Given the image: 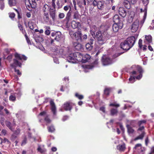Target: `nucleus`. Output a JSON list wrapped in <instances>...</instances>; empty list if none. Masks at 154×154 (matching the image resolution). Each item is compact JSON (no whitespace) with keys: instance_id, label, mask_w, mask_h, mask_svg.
<instances>
[{"instance_id":"54","label":"nucleus","mask_w":154,"mask_h":154,"mask_svg":"<svg viewBox=\"0 0 154 154\" xmlns=\"http://www.w3.org/2000/svg\"><path fill=\"white\" fill-rule=\"evenodd\" d=\"M9 17L12 19L14 18L15 16V14L14 13H9Z\"/></svg>"},{"instance_id":"23","label":"nucleus","mask_w":154,"mask_h":154,"mask_svg":"<svg viewBox=\"0 0 154 154\" xmlns=\"http://www.w3.org/2000/svg\"><path fill=\"white\" fill-rule=\"evenodd\" d=\"M43 18L44 21L46 23H48L50 20L49 13H43Z\"/></svg>"},{"instance_id":"14","label":"nucleus","mask_w":154,"mask_h":154,"mask_svg":"<svg viewBox=\"0 0 154 154\" xmlns=\"http://www.w3.org/2000/svg\"><path fill=\"white\" fill-rule=\"evenodd\" d=\"M72 103L67 102L63 104V108L66 111H70L72 108Z\"/></svg>"},{"instance_id":"41","label":"nucleus","mask_w":154,"mask_h":154,"mask_svg":"<svg viewBox=\"0 0 154 154\" xmlns=\"http://www.w3.org/2000/svg\"><path fill=\"white\" fill-rule=\"evenodd\" d=\"M85 47L87 49L90 51L92 49L93 46L90 44L87 43L85 45Z\"/></svg>"},{"instance_id":"62","label":"nucleus","mask_w":154,"mask_h":154,"mask_svg":"<svg viewBox=\"0 0 154 154\" xmlns=\"http://www.w3.org/2000/svg\"><path fill=\"white\" fill-rule=\"evenodd\" d=\"M149 138L147 136L145 140V144L146 146H147L148 143H149Z\"/></svg>"},{"instance_id":"1","label":"nucleus","mask_w":154,"mask_h":154,"mask_svg":"<svg viewBox=\"0 0 154 154\" xmlns=\"http://www.w3.org/2000/svg\"><path fill=\"white\" fill-rule=\"evenodd\" d=\"M14 57L15 58L13 59V63L11 64L10 66L11 67L14 69L15 72H17V74L20 76L21 75V73L19 69H16V67L18 66L21 67L22 63H21L19 62L18 60H27V57L24 55H21L17 53H15Z\"/></svg>"},{"instance_id":"6","label":"nucleus","mask_w":154,"mask_h":154,"mask_svg":"<svg viewBox=\"0 0 154 154\" xmlns=\"http://www.w3.org/2000/svg\"><path fill=\"white\" fill-rule=\"evenodd\" d=\"M93 5L94 7L97 6L98 9L101 10H103L105 7L104 2L97 0H94L93 2Z\"/></svg>"},{"instance_id":"17","label":"nucleus","mask_w":154,"mask_h":154,"mask_svg":"<svg viewBox=\"0 0 154 154\" xmlns=\"http://www.w3.org/2000/svg\"><path fill=\"white\" fill-rule=\"evenodd\" d=\"M81 42H74L73 43V46L75 49L77 51H79L83 49V46L80 43Z\"/></svg>"},{"instance_id":"60","label":"nucleus","mask_w":154,"mask_h":154,"mask_svg":"<svg viewBox=\"0 0 154 154\" xmlns=\"http://www.w3.org/2000/svg\"><path fill=\"white\" fill-rule=\"evenodd\" d=\"M104 2H105L106 3L108 4L111 2L112 3H113V0H103Z\"/></svg>"},{"instance_id":"5","label":"nucleus","mask_w":154,"mask_h":154,"mask_svg":"<svg viewBox=\"0 0 154 154\" xmlns=\"http://www.w3.org/2000/svg\"><path fill=\"white\" fill-rule=\"evenodd\" d=\"M95 37L96 38L97 42L99 45H102L105 43L106 40L103 37L100 31H99L96 32Z\"/></svg>"},{"instance_id":"58","label":"nucleus","mask_w":154,"mask_h":154,"mask_svg":"<svg viewBox=\"0 0 154 154\" xmlns=\"http://www.w3.org/2000/svg\"><path fill=\"white\" fill-rule=\"evenodd\" d=\"M0 9L2 10L5 7L4 3L3 2H1V3H0Z\"/></svg>"},{"instance_id":"3","label":"nucleus","mask_w":154,"mask_h":154,"mask_svg":"<svg viewBox=\"0 0 154 154\" xmlns=\"http://www.w3.org/2000/svg\"><path fill=\"white\" fill-rule=\"evenodd\" d=\"M56 0H52L51 3V5L53 8H50L49 11V14L53 20H54L55 18L56 8L59 9L62 7L61 5H60V1L57 0L56 2V6L55 4Z\"/></svg>"},{"instance_id":"64","label":"nucleus","mask_w":154,"mask_h":154,"mask_svg":"<svg viewBox=\"0 0 154 154\" xmlns=\"http://www.w3.org/2000/svg\"><path fill=\"white\" fill-rule=\"evenodd\" d=\"M31 13L30 12H27L26 14V16L28 18H29L31 17Z\"/></svg>"},{"instance_id":"21","label":"nucleus","mask_w":154,"mask_h":154,"mask_svg":"<svg viewBox=\"0 0 154 154\" xmlns=\"http://www.w3.org/2000/svg\"><path fill=\"white\" fill-rule=\"evenodd\" d=\"M113 21L115 23H119L120 22L123 23L122 21L120 20L118 15H115L113 17Z\"/></svg>"},{"instance_id":"12","label":"nucleus","mask_w":154,"mask_h":154,"mask_svg":"<svg viewBox=\"0 0 154 154\" xmlns=\"http://www.w3.org/2000/svg\"><path fill=\"white\" fill-rule=\"evenodd\" d=\"M123 23L120 22L119 23H114L112 26V29L114 32H117L119 29H121L122 28Z\"/></svg>"},{"instance_id":"48","label":"nucleus","mask_w":154,"mask_h":154,"mask_svg":"<svg viewBox=\"0 0 154 154\" xmlns=\"http://www.w3.org/2000/svg\"><path fill=\"white\" fill-rule=\"evenodd\" d=\"M18 26L20 30L24 34L23 31V26L20 23H19L18 24Z\"/></svg>"},{"instance_id":"24","label":"nucleus","mask_w":154,"mask_h":154,"mask_svg":"<svg viewBox=\"0 0 154 154\" xmlns=\"http://www.w3.org/2000/svg\"><path fill=\"white\" fill-rule=\"evenodd\" d=\"M132 3L131 2L127 0L124 1L123 4L125 7L127 9H130L131 7V4Z\"/></svg>"},{"instance_id":"31","label":"nucleus","mask_w":154,"mask_h":154,"mask_svg":"<svg viewBox=\"0 0 154 154\" xmlns=\"http://www.w3.org/2000/svg\"><path fill=\"white\" fill-rule=\"evenodd\" d=\"M90 58V56L88 54L85 55L84 56H83V58L82 60L84 63H85L87 62L88 60H89Z\"/></svg>"},{"instance_id":"55","label":"nucleus","mask_w":154,"mask_h":154,"mask_svg":"<svg viewBox=\"0 0 154 154\" xmlns=\"http://www.w3.org/2000/svg\"><path fill=\"white\" fill-rule=\"evenodd\" d=\"M4 107L1 105H0V115H3V113L2 110L4 109Z\"/></svg>"},{"instance_id":"8","label":"nucleus","mask_w":154,"mask_h":154,"mask_svg":"<svg viewBox=\"0 0 154 154\" xmlns=\"http://www.w3.org/2000/svg\"><path fill=\"white\" fill-rule=\"evenodd\" d=\"M28 2L26 1V7L29 8L31 7L32 8H35L36 7L37 4L36 1H38L40 0H28Z\"/></svg>"},{"instance_id":"51","label":"nucleus","mask_w":154,"mask_h":154,"mask_svg":"<svg viewBox=\"0 0 154 154\" xmlns=\"http://www.w3.org/2000/svg\"><path fill=\"white\" fill-rule=\"evenodd\" d=\"M27 139L26 137H25L24 139L23 140L21 144V146H23V145H25L27 143Z\"/></svg>"},{"instance_id":"39","label":"nucleus","mask_w":154,"mask_h":154,"mask_svg":"<svg viewBox=\"0 0 154 154\" xmlns=\"http://www.w3.org/2000/svg\"><path fill=\"white\" fill-rule=\"evenodd\" d=\"M48 131L51 133L54 132L55 130V128L53 125L48 127Z\"/></svg>"},{"instance_id":"30","label":"nucleus","mask_w":154,"mask_h":154,"mask_svg":"<svg viewBox=\"0 0 154 154\" xmlns=\"http://www.w3.org/2000/svg\"><path fill=\"white\" fill-rule=\"evenodd\" d=\"M110 113L112 116L116 115L118 113V110L117 109L112 108L110 109Z\"/></svg>"},{"instance_id":"61","label":"nucleus","mask_w":154,"mask_h":154,"mask_svg":"<svg viewBox=\"0 0 154 154\" xmlns=\"http://www.w3.org/2000/svg\"><path fill=\"white\" fill-rule=\"evenodd\" d=\"M100 110L103 113L105 112V108L104 106L101 107L100 108Z\"/></svg>"},{"instance_id":"56","label":"nucleus","mask_w":154,"mask_h":154,"mask_svg":"<svg viewBox=\"0 0 154 154\" xmlns=\"http://www.w3.org/2000/svg\"><path fill=\"white\" fill-rule=\"evenodd\" d=\"M12 57L13 56L11 54L8 56L7 58V59L10 62L11 60Z\"/></svg>"},{"instance_id":"27","label":"nucleus","mask_w":154,"mask_h":154,"mask_svg":"<svg viewBox=\"0 0 154 154\" xmlns=\"http://www.w3.org/2000/svg\"><path fill=\"white\" fill-rule=\"evenodd\" d=\"M147 7L146 6L144 8V14L143 16V19L140 22V24L141 25H142L143 24L145 21V20L146 19L147 16Z\"/></svg>"},{"instance_id":"46","label":"nucleus","mask_w":154,"mask_h":154,"mask_svg":"<svg viewBox=\"0 0 154 154\" xmlns=\"http://www.w3.org/2000/svg\"><path fill=\"white\" fill-rule=\"evenodd\" d=\"M17 135L13 134L11 136V139L12 141H14L17 138Z\"/></svg>"},{"instance_id":"53","label":"nucleus","mask_w":154,"mask_h":154,"mask_svg":"<svg viewBox=\"0 0 154 154\" xmlns=\"http://www.w3.org/2000/svg\"><path fill=\"white\" fill-rule=\"evenodd\" d=\"M45 120L48 123H50L51 122V120L48 118V116H46L45 118Z\"/></svg>"},{"instance_id":"25","label":"nucleus","mask_w":154,"mask_h":154,"mask_svg":"<svg viewBox=\"0 0 154 154\" xmlns=\"http://www.w3.org/2000/svg\"><path fill=\"white\" fill-rule=\"evenodd\" d=\"M117 148L120 151H124L126 149L125 144H119L117 146Z\"/></svg>"},{"instance_id":"29","label":"nucleus","mask_w":154,"mask_h":154,"mask_svg":"<svg viewBox=\"0 0 154 154\" xmlns=\"http://www.w3.org/2000/svg\"><path fill=\"white\" fill-rule=\"evenodd\" d=\"M111 90V89L110 88H106L104 90V94L106 97H108L109 95Z\"/></svg>"},{"instance_id":"37","label":"nucleus","mask_w":154,"mask_h":154,"mask_svg":"<svg viewBox=\"0 0 154 154\" xmlns=\"http://www.w3.org/2000/svg\"><path fill=\"white\" fill-rule=\"evenodd\" d=\"M80 15L77 11H75L74 12L73 18L75 19H79Z\"/></svg>"},{"instance_id":"45","label":"nucleus","mask_w":154,"mask_h":154,"mask_svg":"<svg viewBox=\"0 0 154 154\" xmlns=\"http://www.w3.org/2000/svg\"><path fill=\"white\" fill-rule=\"evenodd\" d=\"M20 129L19 128H17V129L14 131L13 134L18 136L20 134Z\"/></svg>"},{"instance_id":"11","label":"nucleus","mask_w":154,"mask_h":154,"mask_svg":"<svg viewBox=\"0 0 154 154\" xmlns=\"http://www.w3.org/2000/svg\"><path fill=\"white\" fill-rule=\"evenodd\" d=\"M139 25V21L138 20H136L131 25V30L132 32H136L138 29Z\"/></svg>"},{"instance_id":"13","label":"nucleus","mask_w":154,"mask_h":154,"mask_svg":"<svg viewBox=\"0 0 154 154\" xmlns=\"http://www.w3.org/2000/svg\"><path fill=\"white\" fill-rule=\"evenodd\" d=\"M128 44L126 40H125L124 42H122L121 43V48L124 50H128L131 48Z\"/></svg>"},{"instance_id":"22","label":"nucleus","mask_w":154,"mask_h":154,"mask_svg":"<svg viewBox=\"0 0 154 154\" xmlns=\"http://www.w3.org/2000/svg\"><path fill=\"white\" fill-rule=\"evenodd\" d=\"M137 71L139 73V75L136 76L135 78L137 79H140L142 77V74L143 72V70L141 67H139L137 68Z\"/></svg>"},{"instance_id":"52","label":"nucleus","mask_w":154,"mask_h":154,"mask_svg":"<svg viewBox=\"0 0 154 154\" xmlns=\"http://www.w3.org/2000/svg\"><path fill=\"white\" fill-rule=\"evenodd\" d=\"M123 53V52H120V53H116L113 55V57L114 58H116V57H119Z\"/></svg>"},{"instance_id":"50","label":"nucleus","mask_w":154,"mask_h":154,"mask_svg":"<svg viewBox=\"0 0 154 154\" xmlns=\"http://www.w3.org/2000/svg\"><path fill=\"white\" fill-rule=\"evenodd\" d=\"M138 45L140 48L141 49H142V47L143 46L142 40L141 39H140L139 40Z\"/></svg>"},{"instance_id":"59","label":"nucleus","mask_w":154,"mask_h":154,"mask_svg":"<svg viewBox=\"0 0 154 154\" xmlns=\"http://www.w3.org/2000/svg\"><path fill=\"white\" fill-rule=\"evenodd\" d=\"M142 2H143V4H146L145 7L146 6L147 7V6H146V5H147V4L149 3V0H142Z\"/></svg>"},{"instance_id":"32","label":"nucleus","mask_w":154,"mask_h":154,"mask_svg":"<svg viewBox=\"0 0 154 154\" xmlns=\"http://www.w3.org/2000/svg\"><path fill=\"white\" fill-rule=\"evenodd\" d=\"M128 129V132L129 134H133L134 130L130 125H128L126 126Z\"/></svg>"},{"instance_id":"63","label":"nucleus","mask_w":154,"mask_h":154,"mask_svg":"<svg viewBox=\"0 0 154 154\" xmlns=\"http://www.w3.org/2000/svg\"><path fill=\"white\" fill-rule=\"evenodd\" d=\"M17 14L18 15V19H20L22 18V13L21 11L20 12Z\"/></svg>"},{"instance_id":"9","label":"nucleus","mask_w":154,"mask_h":154,"mask_svg":"<svg viewBox=\"0 0 154 154\" xmlns=\"http://www.w3.org/2000/svg\"><path fill=\"white\" fill-rule=\"evenodd\" d=\"M136 39L134 36H131L125 40L131 48L134 45Z\"/></svg>"},{"instance_id":"44","label":"nucleus","mask_w":154,"mask_h":154,"mask_svg":"<svg viewBox=\"0 0 154 154\" xmlns=\"http://www.w3.org/2000/svg\"><path fill=\"white\" fill-rule=\"evenodd\" d=\"M24 31L25 32V34L24 35V36L26 38V40L27 41V43L28 44L31 45V42L30 41V40L29 39V38L28 36L27 35L26 33V32L25 30H24Z\"/></svg>"},{"instance_id":"26","label":"nucleus","mask_w":154,"mask_h":154,"mask_svg":"<svg viewBox=\"0 0 154 154\" xmlns=\"http://www.w3.org/2000/svg\"><path fill=\"white\" fill-rule=\"evenodd\" d=\"M80 26L81 24L79 22H76L74 20L72 21V22L71 26L72 28L74 29L77 28L79 26Z\"/></svg>"},{"instance_id":"4","label":"nucleus","mask_w":154,"mask_h":154,"mask_svg":"<svg viewBox=\"0 0 154 154\" xmlns=\"http://www.w3.org/2000/svg\"><path fill=\"white\" fill-rule=\"evenodd\" d=\"M83 55L80 53L75 52L73 54H70L67 57L68 61L72 63H76L77 61H82Z\"/></svg>"},{"instance_id":"2","label":"nucleus","mask_w":154,"mask_h":154,"mask_svg":"<svg viewBox=\"0 0 154 154\" xmlns=\"http://www.w3.org/2000/svg\"><path fill=\"white\" fill-rule=\"evenodd\" d=\"M69 34L72 38L74 40L78 42H82L87 38V35L84 34L82 35L81 31H78L75 32L71 31H69Z\"/></svg>"},{"instance_id":"10","label":"nucleus","mask_w":154,"mask_h":154,"mask_svg":"<svg viewBox=\"0 0 154 154\" xmlns=\"http://www.w3.org/2000/svg\"><path fill=\"white\" fill-rule=\"evenodd\" d=\"M102 62L104 65L110 64L112 62V59L109 57H106L105 56H103L102 57Z\"/></svg>"},{"instance_id":"20","label":"nucleus","mask_w":154,"mask_h":154,"mask_svg":"<svg viewBox=\"0 0 154 154\" xmlns=\"http://www.w3.org/2000/svg\"><path fill=\"white\" fill-rule=\"evenodd\" d=\"M51 8L46 4H45L42 8V11L43 13H49L50 8Z\"/></svg>"},{"instance_id":"33","label":"nucleus","mask_w":154,"mask_h":154,"mask_svg":"<svg viewBox=\"0 0 154 154\" xmlns=\"http://www.w3.org/2000/svg\"><path fill=\"white\" fill-rule=\"evenodd\" d=\"M6 126L11 131H12V127L13 125L9 121H6L5 122Z\"/></svg>"},{"instance_id":"36","label":"nucleus","mask_w":154,"mask_h":154,"mask_svg":"<svg viewBox=\"0 0 154 154\" xmlns=\"http://www.w3.org/2000/svg\"><path fill=\"white\" fill-rule=\"evenodd\" d=\"M45 34L47 35H49L50 34V28L49 26H45Z\"/></svg>"},{"instance_id":"57","label":"nucleus","mask_w":154,"mask_h":154,"mask_svg":"<svg viewBox=\"0 0 154 154\" xmlns=\"http://www.w3.org/2000/svg\"><path fill=\"white\" fill-rule=\"evenodd\" d=\"M65 16V15L63 13H60L59 14V17L60 19H62L64 18Z\"/></svg>"},{"instance_id":"19","label":"nucleus","mask_w":154,"mask_h":154,"mask_svg":"<svg viewBox=\"0 0 154 154\" xmlns=\"http://www.w3.org/2000/svg\"><path fill=\"white\" fill-rule=\"evenodd\" d=\"M119 15L123 17H125L126 15V10L123 8L120 7L119 8Z\"/></svg>"},{"instance_id":"7","label":"nucleus","mask_w":154,"mask_h":154,"mask_svg":"<svg viewBox=\"0 0 154 154\" xmlns=\"http://www.w3.org/2000/svg\"><path fill=\"white\" fill-rule=\"evenodd\" d=\"M51 36L53 38H54L55 41L58 42L61 38L62 34L60 32H54L51 33Z\"/></svg>"},{"instance_id":"16","label":"nucleus","mask_w":154,"mask_h":154,"mask_svg":"<svg viewBox=\"0 0 154 154\" xmlns=\"http://www.w3.org/2000/svg\"><path fill=\"white\" fill-rule=\"evenodd\" d=\"M50 105L51 106V109L54 115L56 116L57 114V109L55 105L54 101L51 100L50 101Z\"/></svg>"},{"instance_id":"47","label":"nucleus","mask_w":154,"mask_h":154,"mask_svg":"<svg viewBox=\"0 0 154 154\" xmlns=\"http://www.w3.org/2000/svg\"><path fill=\"white\" fill-rule=\"evenodd\" d=\"M37 150L40 152L41 153H45L46 152V149H42L40 146H39L37 149Z\"/></svg>"},{"instance_id":"49","label":"nucleus","mask_w":154,"mask_h":154,"mask_svg":"<svg viewBox=\"0 0 154 154\" xmlns=\"http://www.w3.org/2000/svg\"><path fill=\"white\" fill-rule=\"evenodd\" d=\"M28 25L29 28L31 30H33L34 29V26L32 23L29 22Z\"/></svg>"},{"instance_id":"38","label":"nucleus","mask_w":154,"mask_h":154,"mask_svg":"<svg viewBox=\"0 0 154 154\" xmlns=\"http://www.w3.org/2000/svg\"><path fill=\"white\" fill-rule=\"evenodd\" d=\"M75 96L77 98L80 100L83 99L84 98L83 95H82L78 93H76L75 94Z\"/></svg>"},{"instance_id":"43","label":"nucleus","mask_w":154,"mask_h":154,"mask_svg":"<svg viewBox=\"0 0 154 154\" xmlns=\"http://www.w3.org/2000/svg\"><path fill=\"white\" fill-rule=\"evenodd\" d=\"M109 106H114L116 108H118L120 106V105L115 102L110 103L109 104Z\"/></svg>"},{"instance_id":"15","label":"nucleus","mask_w":154,"mask_h":154,"mask_svg":"<svg viewBox=\"0 0 154 154\" xmlns=\"http://www.w3.org/2000/svg\"><path fill=\"white\" fill-rule=\"evenodd\" d=\"M71 8H70V9L69 12L66 14V17L63 20V22L65 24L66 26H68L69 22L70 20L71 16Z\"/></svg>"},{"instance_id":"42","label":"nucleus","mask_w":154,"mask_h":154,"mask_svg":"<svg viewBox=\"0 0 154 154\" xmlns=\"http://www.w3.org/2000/svg\"><path fill=\"white\" fill-rule=\"evenodd\" d=\"M9 100L10 101H14L16 100V98L15 95H11L9 97Z\"/></svg>"},{"instance_id":"40","label":"nucleus","mask_w":154,"mask_h":154,"mask_svg":"<svg viewBox=\"0 0 154 154\" xmlns=\"http://www.w3.org/2000/svg\"><path fill=\"white\" fill-rule=\"evenodd\" d=\"M94 42V37H91L89 38L88 41V43L92 45L93 44Z\"/></svg>"},{"instance_id":"34","label":"nucleus","mask_w":154,"mask_h":154,"mask_svg":"<svg viewBox=\"0 0 154 154\" xmlns=\"http://www.w3.org/2000/svg\"><path fill=\"white\" fill-rule=\"evenodd\" d=\"M8 3L11 7L15 6L16 4V0H8Z\"/></svg>"},{"instance_id":"35","label":"nucleus","mask_w":154,"mask_h":154,"mask_svg":"<svg viewBox=\"0 0 154 154\" xmlns=\"http://www.w3.org/2000/svg\"><path fill=\"white\" fill-rule=\"evenodd\" d=\"M145 38L146 40L148 42V43H150L152 42V38L151 35H146Z\"/></svg>"},{"instance_id":"28","label":"nucleus","mask_w":154,"mask_h":154,"mask_svg":"<svg viewBox=\"0 0 154 154\" xmlns=\"http://www.w3.org/2000/svg\"><path fill=\"white\" fill-rule=\"evenodd\" d=\"M145 134L146 133L144 131H142L140 134L137 136L134 139V140L136 141L139 139H143Z\"/></svg>"},{"instance_id":"18","label":"nucleus","mask_w":154,"mask_h":154,"mask_svg":"<svg viewBox=\"0 0 154 154\" xmlns=\"http://www.w3.org/2000/svg\"><path fill=\"white\" fill-rule=\"evenodd\" d=\"M146 120H145L140 121L138 122V125L139 128L138 129L137 131H141L144 129V126L143 125L141 126V125L143 124H146Z\"/></svg>"}]
</instances>
